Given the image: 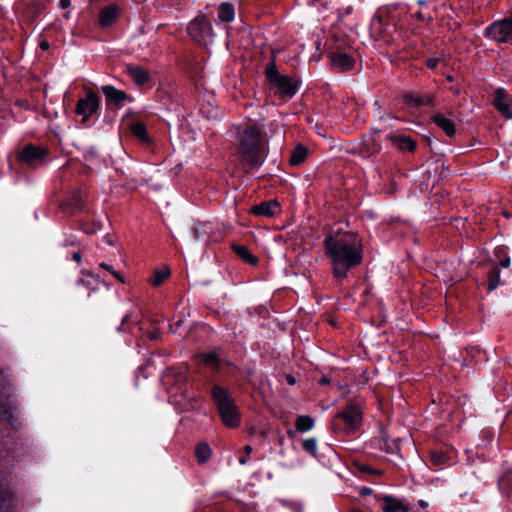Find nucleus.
Masks as SVG:
<instances>
[{
	"label": "nucleus",
	"mask_w": 512,
	"mask_h": 512,
	"mask_svg": "<svg viewBox=\"0 0 512 512\" xmlns=\"http://www.w3.org/2000/svg\"><path fill=\"white\" fill-rule=\"evenodd\" d=\"M501 486L504 488V487H509L510 489H512V474L506 476L502 481H501Z\"/></svg>",
	"instance_id": "nucleus-39"
},
{
	"label": "nucleus",
	"mask_w": 512,
	"mask_h": 512,
	"mask_svg": "<svg viewBox=\"0 0 512 512\" xmlns=\"http://www.w3.org/2000/svg\"><path fill=\"white\" fill-rule=\"evenodd\" d=\"M387 138L401 151L412 152L416 148V142L410 137L389 135Z\"/></svg>",
	"instance_id": "nucleus-18"
},
{
	"label": "nucleus",
	"mask_w": 512,
	"mask_h": 512,
	"mask_svg": "<svg viewBox=\"0 0 512 512\" xmlns=\"http://www.w3.org/2000/svg\"><path fill=\"white\" fill-rule=\"evenodd\" d=\"M440 59L438 57H430L426 60V65L430 69H434L439 64Z\"/></svg>",
	"instance_id": "nucleus-38"
},
{
	"label": "nucleus",
	"mask_w": 512,
	"mask_h": 512,
	"mask_svg": "<svg viewBox=\"0 0 512 512\" xmlns=\"http://www.w3.org/2000/svg\"><path fill=\"white\" fill-rule=\"evenodd\" d=\"M308 150L303 145H298L291 153L290 164L293 166L300 165L307 157Z\"/></svg>",
	"instance_id": "nucleus-27"
},
{
	"label": "nucleus",
	"mask_w": 512,
	"mask_h": 512,
	"mask_svg": "<svg viewBox=\"0 0 512 512\" xmlns=\"http://www.w3.org/2000/svg\"><path fill=\"white\" fill-rule=\"evenodd\" d=\"M211 394L223 424L228 428L238 427L240 424V412L229 391L215 385L212 388Z\"/></svg>",
	"instance_id": "nucleus-3"
},
{
	"label": "nucleus",
	"mask_w": 512,
	"mask_h": 512,
	"mask_svg": "<svg viewBox=\"0 0 512 512\" xmlns=\"http://www.w3.org/2000/svg\"><path fill=\"white\" fill-rule=\"evenodd\" d=\"M319 383L321 385H326V384H329L330 383V380L329 378H327L326 376L322 377L320 380H319Z\"/></svg>",
	"instance_id": "nucleus-44"
},
{
	"label": "nucleus",
	"mask_w": 512,
	"mask_h": 512,
	"mask_svg": "<svg viewBox=\"0 0 512 512\" xmlns=\"http://www.w3.org/2000/svg\"><path fill=\"white\" fill-rule=\"evenodd\" d=\"M183 321L182 319L177 320L174 324L170 325V330L173 333H176L178 331V328L182 325Z\"/></svg>",
	"instance_id": "nucleus-40"
},
{
	"label": "nucleus",
	"mask_w": 512,
	"mask_h": 512,
	"mask_svg": "<svg viewBox=\"0 0 512 512\" xmlns=\"http://www.w3.org/2000/svg\"><path fill=\"white\" fill-rule=\"evenodd\" d=\"M170 276V269L167 266H163L160 269H156L153 275L149 278V283L154 287L160 286Z\"/></svg>",
	"instance_id": "nucleus-24"
},
{
	"label": "nucleus",
	"mask_w": 512,
	"mask_h": 512,
	"mask_svg": "<svg viewBox=\"0 0 512 512\" xmlns=\"http://www.w3.org/2000/svg\"><path fill=\"white\" fill-rule=\"evenodd\" d=\"M235 18L234 5L229 2L220 4L218 8V20L224 23H231Z\"/></svg>",
	"instance_id": "nucleus-19"
},
{
	"label": "nucleus",
	"mask_w": 512,
	"mask_h": 512,
	"mask_svg": "<svg viewBox=\"0 0 512 512\" xmlns=\"http://www.w3.org/2000/svg\"><path fill=\"white\" fill-rule=\"evenodd\" d=\"M79 284L85 285V284H86V282H85V280H84V279H79Z\"/></svg>",
	"instance_id": "nucleus-51"
},
{
	"label": "nucleus",
	"mask_w": 512,
	"mask_h": 512,
	"mask_svg": "<svg viewBox=\"0 0 512 512\" xmlns=\"http://www.w3.org/2000/svg\"><path fill=\"white\" fill-rule=\"evenodd\" d=\"M98 229H100V226H99V225L95 226V228H94V229H92V230H86V232H87V233H93V232H96V230H98Z\"/></svg>",
	"instance_id": "nucleus-48"
},
{
	"label": "nucleus",
	"mask_w": 512,
	"mask_h": 512,
	"mask_svg": "<svg viewBox=\"0 0 512 512\" xmlns=\"http://www.w3.org/2000/svg\"><path fill=\"white\" fill-rule=\"evenodd\" d=\"M382 509L384 512H397V511L408 512L409 511V507L406 504H404L401 500H399L395 497H392V496H385L383 498Z\"/></svg>",
	"instance_id": "nucleus-17"
},
{
	"label": "nucleus",
	"mask_w": 512,
	"mask_h": 512,
	"mask_svg": "<svg viewBox=\"0 0 512 512\" xmlns=\"http://www.w3.org/2000/svg\"><path fill=\"white\" fill-rule=\"evenodd\" d=\"M512 35V16L492 23L485 30V36L499 43L507 42Z\"/></svg>",
	"instance_id": "nucleus-7"
},
{
	"label": "nucleus",
	"mask_w": 512,
	"mask_h": 512,
	"mask_svg": "<svg viewBox=\"0 0 512 512\" xmlns=\"http://www.w3.org/2000/svg\"><path fill=\"white\" fill-rule=\"evenodd\" d=\"M40 48H41L42 50H47V49L49 48V43H48L47 41H42V42L40 43Z\"/></svg>",
	"instance_id": "nucleus-46"
},
{
	"label": "nucleus",
	"mask_w": 512,
	"mask_h": 512,
	"mask_svg": "<svg viewBox=\"0 0 512 512\" xmlns=\"http://www.w3.org/2000/svg\"><path fill=\"white\" fill-rule=\"evenodd\" d=\"M71 5L70 0H60V7L62 9H67Z\"/></svg>",
	"instance_id": "nucleus-41"
},
{
	"label": "nucleus",
	"mask_w": 512,
	"mask_h": 512,
	"mask_svg": "<svg viewBox=\"0 0 512 512\" xmlns=\"http://www.w3.org/2000/svg\"><path fill=\"white\" fill-rule=\"evenodd\" d=\"M99 107V97L92 90H88L86 96L78 100L75 112L83 116V122L93 115Z\"/></svg>",
	"instance_id": "nucleus-8"
},
{
	"label": "nucleus",
	"mask_w": 512,
	"mask_h": 512,
	"mask_svg": "<svg viewBox=\"0 0 512 512\" xmlns=\"http://www.w3.org/2000/svg\"><path fill=\"white\" fill-rule=\"evenodd\" d=\"M363 154L365 156H371L378 153L381 150L380 144L372 136L365 137L362 142Z\"/></svg>",
	"instance_id": "nucleus-25"
},
{
	"label": "nucleus",
	"mask_w": 512,
	"mask_h": 512,
	"mask_svg": "<svg viewBox=\"0 0 512 512\" xmlns=\"http://www.w3.org/2000/svg\"><path fill=\"white\" fill-rule=\"evenodd\" d=\"M302 447L312 456L317 455V440L315 438L305 439L302 443Z\"/></svg>",
	"instance_id": "nucleus-34"
},
{
	"label": "nucleus",
	"mask_w": 512,
	"mask_h": 512,
	"mask_svg": "<svg viewBox=\"0 0 512 512\" xmlns=\"http://www.w3.org/2000/svg\"><path fill=\"white\" fill-rule=\"evenodd\" d=\"M238 160L242 170L248 173L262 165L265 158V140L254 126L238 132Z\"/></svg>",
	"instance_id": "nucleus-2"
},
{
	"label": "nucleus",
	"mask_w": 512,
	"mask_h": 512,
	"mask_svg": "<svg viewBox=\"0 0 512 512\" xmlns=\"http://www.w3.org/2000/svg\"><path fill=\"white\" fill-rule=\"evenodd\" d=\"M434 123L441 128L449 137L455 135V125L454 123L443 114H436L434 116Z\"/></svg>",
	"instance_id": "nucleus-21"
},
{
	"label": "nucleus",
	"mask_w": 512,
	"mask_h": 512,
	"mask_svg": "<svg viewBox=\"0 0 512 512\" xmlns=\"http://www.w3.org/2000/svg\"><path fill=\"white\" fill-rule=\"evenodd\" d=\"M500 284V271L494 267L488 274V288L490 291L496 289Z\"/></svg>",
	"instance_id": "nucleus-31"
},
{
	"label": "nucleus",
	"mask_w": 512,
	"mask_h": 512,
	"mask_svg": "<svg viewBox=\"0 0 512 512\" xmlns=\"http://www.w3.org/2000/svg\"><path fill=\"white\" fill-rule=\"evenodd\" d=\"M252 451H253L252 446H250V445H246V446L244 447V452H245V453H247V456H249V455L252 453Z\"/></svg>",
	"instance_id": "nucleus-45"
},
{
	"label": "nucleus",
	"mask_w": 512,
	"mask_h": 512,
	"mask_svg": "<svg viewBox=\"0 0 512 512\" xmlns=\"http://www.w3.org/2000/svg\"><path fill=\"white\" fill-rule=\"evenodd\" d=\"M99 266H100V268H102V269L108 271L109 273H111V275L113 277H115L119 282L124 283V278H123L122 274L120 272L114 270L113 266H111V265H109L107 263H104V262L100 263Z\"/></svg>",
	"instance_id": "nucleus-37"
},
{
	"label": "nucleus",
	"mask_w": 512,
	"mask_h": 512,
	"mask_svg": "<svg viewBox=\"0 0 512 512\" xmlns=\"http://www.w3.org/2000/svg\"><path fill=\"white\" fill-rule=\"evenodd\" d=\"M417 17L418 18H422V14L421 13H417Z\"/></svg>",
	"instance_id": "nucleus-52"
},
{
	"label": "nucleus",
	"mask_w": 512,
	"mask_h": 512,
	"mask_svg": "<svg viewBox=\"0 0 512 512\" xmlns=\"http://www.w3.org/2000/svg\"><path fill=\"white\" fill-rule=\"evenodd\" d=\"M157 337H158V334L156 332L150 333V339H157Z\"/></svg>",
	"instance_id": "nucleus-49"
},
{
	"label": "nucleus",
	"mask_w": 512,
	"mask_h": 512,
	"mask_svg": "<svg viewBox=\"0 0 512 512\" xmlns=\"http://www.w3.org/2000/svg\"><path fill=\"white\" fill-rule=\"evenodd\" d=\"M271 88L275 89L282 99H291L298 90V83L291 77L283 75L270 84Z\"/></svg>",
	"instance_id": "nucleus-9"
},
{
	"label": "nucleus",
	"mask_w": 512,
	"mask_h": 512,
	"mask_svg": "<svg viewBox=\"0 0 512 512\" xmlns=\"http://www.w3.org/2000/svg\"><path fill=\"white\" fill-rule=\"evenodd\" d=\"M131 320V314H127L124 316L123 320H122V324H126L128 323L129 321Z\"/></svg>",
	"instance_id": "nucleus-47"
},
{
	"label": "nucleus",
	"mask_w": 512,
	"mask_h": 512,
	"mask_svg": "<svg viewBox=\"0 0 512 512\" xmlns=\"http://www.w3.org/2000/svg\"><path fill=\"white\" fill-rule=\"evenodd\" d=\"M288 383L289 384H294V379L292 377H288Z\"/></svg>",
	"instance_id": "nucleus-50"
},
{
	"label": "nucleus",
	"mask_w": 512,
	"mask_h": 512,
	"mask_svg": "<svg viewBox=\"0 0 512 512\" xmlns=\"http://www.w3.org/2000/svg\"><path fill=\"white\" fill-rule=\"evenodd\" d=\"M72 259L76 261L77 263L81 262L82 256L80 252H74L72 255Z\"/></svg>",
	"instance_id": "nucleus-42"
},
{
	"label": "nucleus",
	"mask_w": 512,
	"mask_h": 512,
	"mask_svg": "<svg viewBox=\"0 0 512 512\" xmlns=\"http://www.w3.org/2000/svg\"><path fill=\"white\" fill-rule=\"evenodd\" d=\"M102 92L107 98V101L112 102L116 105H121L123 101L128 98L127 94L124 91L118 90L110 85L103 86Z\"/></svg>",
	"instance_id": "nucleus-16"
},
{
	"label": "nucleus",
	"mask_w": 512,
	"mask_h": 512,
	"mask_svg": "<svg viewBox=\"0 0 512 512\" xmlns=\"http://www.w3.org/2000/svg\"><path fill=\"white\" fill-rule=\"evenodd\" d=\"M192 236L195 241L207 243L210 239L209 225L207 223H196L192 228Z\"/></svg>",
	"instance_id": "nucleus-23"
},
{
	"label": "nucleus",
	"mask_w": 512,
	"mask_h": 512,
	"mask_svg": "<svg viewBox=\"0 0 512 512\" xmlns=\"http://www.w3.org/2000/svg\"><path fill=\"white\" fill-rule=\"evenodd\" d=\"M295 427L298 432H306L314 427V419L308 415H300L297 417Z\"/></svg>",
	"instance_id": "nucleus-28"
},
{
	"label": "nucleus",
	"mask_w": 512,
	"mask_h": 512,
	"mask_svg": "<svg viewBox=\"0 0 512 512\" xmlns=\"http://www.w3.org/2000/svg\"><path fill=\"white\" fill-rule=\"evenodd\" d=\"M187 31L195 41L202 44L211 42L214 36L212 24L205 15L197 16L192 20Z\"/></svg>",
	"instance_id": "nucleus-5"
},
{
	"label": "nucleus",
	"mask_w": 512,
	"mask_h": 512,
	"mask_svg": "<svg viewBox=\"0 0 512 512\" xmlns=\"http://www.w3.org/2000/svg\"><path fill=\"white\" fill-rule=\"evenodd\" d=\"M448 459L449 456L445 452L433 451L430 453V460L434 465H443L448 461Z\"/></svg>",
	"instance_id": "nucleus-33"
},
{
	"label": "nucleus",
	"mask_w": 512,
	"mask_h": 512,
	"mask_svg": "<svg viewBox=\"0 0 512 512\" xmlns=\"http://www.w3.org/2000/svg\"><path fill=\"white\" fill-rule=\"evenodd\" d=\"M131 133L142 142H149L146 126L141 122H134L130 125Z\"/></svg>",
	"instance_id": "nucleus-29"
},
{
	"label": "nucleus",
	"mask_w": 512,
	"mask_h": 512,
	"mask_svg": "<svg viewBox=\"0 0 512 512\" xmlns=\"http://www.w3.org/2000/svg\"><path fill=\"white\" fill-rule=\"evenodd\" d=\"M496 257L499 260V264L503 268H508L510 265V258L506 255L504 248H497L495 252Z\"/></svg>",
	"instance_id": "nucleus-35"
},
{
	"label": "nucleus",
	"mask_w": 512,
	"mask_h": 512,
	"mask_svg": "<svg viewBox=\"0 0 512 512\" xmlns=\"http://www.w3.org/2000/svg\"><path fill=\"white\" fill-rule=\"evenodd\" d=\"M17 411L15 402L11 399L10 394L7 395L5 401L0 397V419L12 424L14 413Z\"/></svg>",
	"instance_id": "nucleus-14"
},
{
	"label": "nucleus",
	"mask_w": 512,
	"mask_h": 512,
	"mask_svg": "<svg viewBox=\"0 0 512 512\" xmlns=\"http://www.w3.org/2000/svg\"><path fill=\"white\" fill-rule=\"evenodd\" d=\"M329 57L333 68L338 71H349L354 67L355 60L346 52L332 51Z\"/></svg>",
	"instance_id": "nucleus-11"
},
{
	"label": "nucleus",
	"mask_w": 512,
	"mask_h": 512,
	"mask_svg": "<svg viewBox=\"0 0 512 512\" xmlns=\"http://www.w3.org/2000/svg\"><path fill=\"white\" fill-rule=\"evenodd\" d=\"M232 249L234 253L241 258L243 261L249 263L250 265H257L258 264V258L254 256L246 246L234 244L232 245Z\"/></svg>",
	"instance_id": "nucleus-20"
},
{
	"label": "nucleus",
	"mask_w": 512,
	"mask_h": 512,
	"mask_svg": "<svg viewBox=\"0 0 512 512\" xmlns=\"http://www.w3.org/2000/svg\"><path fill=\"white\" fill-rule=\"evenodd\" d=\"M363 407L358 401L349 402L333 417L334 431H343L347 434L356 431L362 424Z\"/></svg>",
	"instance_id": "nucleus-4"
},
{
	"label": "nucleus",
	"mask_w": 512,
	"mask_h": 512,
	"mask_svg": "<svg viewBox=\"0 0 512 512\" xmlns=\"http://www.w3.org/2000/svg\"><path fill=\"white\" fill-rule=\"evenodd\" d=\"M12 498L8 489L0 484V512H11Z\"/></svg>",
	"instance_id": "nucleus-26"
},
{
	"label": "nucleus",
	"mask_w": 512,
	"mask_h": 512,
	"mask_svg": "<svg viewBox=\"0 0 512 512\" xmlns=\"http://www.w3.org/2000/svg\"><path fill=\"white\" fill-rule=\"evenodd\" d=\"M494 107L507 119H512V95L503 88H498L494 92Z\"/></svg>",
	"instance_id": "nucleus-10"
},
{
	"label": "nucleus",
	"mask_w": 512,
	"mask_h": 512,
	"mask_svg": "<svg viewBox=\"0 0 512 512\" xmlns=\"http://www.w3.org/2000/svg\"><path fill=\"white\" fill-rule=\"evenodd\" d=\"M324 246L338 280L346 278L348 271L362 262L363 246L355 233L337 231L325 238Z\"/></svg>",
	"instance_id": "nucleus-1"
},
{
	"label": "nucleus",
	"mask_w": 512,
	"mask_h": 512,
	"mask_svg": "<svg viewBox=\"0 0 512 512\" xmlns=\"http://www.w3.org/2000/svg\"><path fill=\"white\" fill-rule=\"evenodd\" d=\"M278 210L279 204L277 201L262 202L250 209L251 213L254 215L267 217L275 215Z\"/></svg>",
	"instance_id": "nucleus-15"
},
{
	"label": "nucleus",
	"mask_w": 512,
	"mask_h": 512,
	"mask_svg": "<svg viewBox=\"0 0 512 512\" xmlns=\"http://www.w3.org/2000/svg\"><path fill=\"white\" fill-rule=\"evenodd\" d=\"M403 101L412 107L433 106L434 96L430 94H418L406 92L403 95Z\"/></svg>",
	"instance_id": "nucleus-12"
},
{
	"label": "nucleus",
	"mask_w": 512,
	"mask_h": 512,
	"mask_svg": "<svg viewBox=\"0 0 512 512\" xmlns=\"http://www.w3.org/2000/svg\"><path fill=\"white\" fill-rule=\"evenodd\" d=\"M199 463H205L211 456V449L208 444L200 443L195 450Z\"/></svg>",
	"instance_id": "nucleus-30"
},
{
	"label": "nucleus",
	"mask_w": 512,
	"mask_h": 512,
	"mask_svg": "<svg viewBox=\"0 0 512 512\" xmlns=\"http://www.w3.org/2000/svg\"><path fill=\"white\" fill-rule=\"evenodd\" d=\"M48 149L42 146H35L33 144L25 145L17 154V159L24 165L29 167H36L44 163Z\"/></svg>",
	"instance_id": "nucleus-6"
},
{
	"label": "nucleus",
	"mask_w": 512,
	"mask_h": 512,
	"mask_svg": "<svg viewBox=\"0 0 512 512\" xmlns=\"http://www.w3.org/2000/svg\"><path fill=\"white\" fill-rule=\"evenodd\" d=\"M247 462H248V456H247V453H244V456L239 458V463L241 465H245Z\"/></svg>",
	"instance_id": "nucleus-43"
},
{
	"label": "nucleus",
	"mask_w": 512,
	"mask_h": 512,
	"mask_svg": "<svg viewBox=\"0 0 512 512\" xmlns=\"http://www.w3.org/2000/svg\"><path fill=\"white\" fill-rule=\"evenodd\" d=\"M127 71L132 80L138 85L146 83L149 79L147 71L140 66L130 65L127 67Z\"/></svg>",
	"instance_id": "nucleus-22"
},
{
	"label": "nucleus",
	"mask_w": 512,
	"mask_h": 512,
	"mask_svg": "<svg viewBox=\"0 0 512 512\" xmlns=\"http://www.w3.org/2000/svg\"><path fill=\"white\" fill-rule=\"evenodd\" d=\"M352 512H362V511H360V510H353Z\"/></svg>",
	"instance_id": "nucleus-53"
},
{
	"label": "nucleus",
	"mask_w": 512,
	"mask_h": 512,
	"mask_svg": "<svg viewBox=\"0 0 512 512\" xmlns=\"http://www.w3.org/2000/svg\"><path fill=\"white\" fill-rule=\"evenodd\" d=\"M265 74H266V78H267L269 84H271L272 82H274L275 80H277L278 78L283 76L277 71V67H276L274 59H272V61L267 66Z\"/></svg>",
	"instance_id": "nucleus-32"
},
{
	"label": "nucleus",
	"mask_w": 512,
	"mask_h": 512,
	"mask_svg": "<svg viewBox=\"0 0 512 512\" xmlns=\"http://www.w3.org/2000/svg\"><path fill=\"white\" fill-rule=\"evenodd\" d=\"M203 362L205 365L210 366L212 369H218L219 359L218 356L213 352L204 355Z\"/></svg>",
	"instance_id": "nucleus-36"
},
{
	"label": "nucleus",
	"mask_w": 512,
	"mask_h": 512,
	"mask_svg": "<svg viewBox=\"0 0 512 512\" xmlns=\"http://www.w3.org/2000/svg\"><path fill=\"white\" fill-rule=\"evenodd\" d=\"M119 17V8L116 5H107L99 13L98 24L101 28L113 25Z\"/></svg>",
	"instance_id": "nucleus-13"
}]
</instances>
